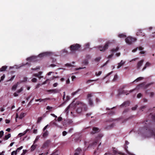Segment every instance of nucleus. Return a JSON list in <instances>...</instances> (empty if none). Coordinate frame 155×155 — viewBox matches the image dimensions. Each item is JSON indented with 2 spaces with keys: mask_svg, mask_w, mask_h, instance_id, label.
Here are the masks:
<instances>
[{
  "mask_svg": "<svg viewBox=\"0 0 155 155\" xmlns=\"http://www.w3.org/2000/svg\"><path fill=\"white\" fill-rule=\"evenodd\" d=\"M76 107H78L76 111L78 113H80L82 112L85 111L87 109L86 106L84 104L80 101L74 100L66 109L65 112L68 113L69 109L70 110H72Z\"/></svg>",
  "mask_w": 155,
  "mask_h": 155,
  "instance_id": "1",
  "label": "nucleus"
},
{
  "mask_svg": "<svg viewBox=\"0 0 155 155\" xmlns=\"http://www.w3.org/2000/svg\"><path fill=\"white\" fill-rule=\"evenodd\" d=\"M52 53L50 52H45L40 54L38 56H32L27 58V61L29 62H35L43 58L51 55Z\"/></svg>",
  "mask_w": 155,
  "mask_h": 155,
  "instance_id": "2",
  "label": "nucleus"
},
{
  "mask_svg": "<svg viewBox=\"0 0 155 155\" xmlns=\"http://www.w3.org/2000/svg\"><path fill=\"white\" fill-rule=\"evenodd\" d=\"M137 40L136 38L129 36L126 38L125 39V41L127 44L130 45L132 43L135 42Z\"/></svg>",
  "mask_w": 155,
  "mask_h": 155,
  "instance_id": "3",
  "label": "nucleus"
},
{
  "mask_svg": "<svg viewBox=\"0 0 155 155\" xmlns=\"http://www.w3.org/2000/svg\"><path fill=\"white\" fill-rule=\"evenodd\" d=\"M81 47V45L78 44H75L71 45L70 47L71 51L72 52L76 51Z\"/></svg>",
  "mask_w": 155,
  "mask_h": 155,
  "instance_id": "4",
  "label": "nucleus"
},
{
  "mask_svg": "<svg viewBox=\"0 0 155 155\" xmlns=\"http://www.w3.org/2000/svg\"><path fill=\"white\" fill-rule=\"evenodd\" d=\"M109 43L107 42L105 44L104 46L103 47L99 46V49L100 51H104L108 48L109 46Z\"/></svg>",
  "mask_w": 155,
  "mask_h": 155,
  "instance_id": "5",
  "label": "nucleus"
},
{
  "mask_svg": "<svg viewBox=\"0 0 155 155\" xmlns=\"http://www.w3.org/2000/svg\"><path fill=\"white\" fill-rule=\"evenodd\" d=\"M28 65V66H29V67L30 66V63H28V62H27L25 64H22L21 65H19V66L15 65L13 67H10V69H12V68H15L18 69V68H19L20 67H21L25 65Z\"/></svg>",
  "mask_w": 155,
  "mask_h": 155,
  "instance_id": "6",
  "label": "nucleus"
},
{
  "mask_svg": "<svg viewBox=\"0 0 155 155\" xmlns=\"http://www.w3.org/2000/svg\"><path fill=\"white\" fill-rule=\"evenodd\" d=\"M138 49L140 51V53L141 54H144L145 53V52L143 51V48L141 47H139V48H137L132 51V52L133 53L135 52Z\"/></svg>",
  "mask_w": 155,
  "mask_h": 155,
  "instance_id": "7",
  "label": "nucleus"
},
{
  "mask_svg": "<svg viewBox=\"0 0 155 155\" xmlns=\"http://www.w3.org/2000/svg\"><path fill=\"white\" fill-rule=\"evenodd\" d=\"M148 136L147 137L150 138L151 137H153L155 138V135L154 132L153 131H149L147 133Z\"/></svg>",
  "mask_w": 155,
  "mask_h": 155,
  "instance_id": "8",
  "label": "nucleus"
},
{
  "mask_svg": "<svg viewBox=\"0 0 155 155\" xmlns=\"http://www.w3.org/2000/svg\"><path fill=\"white\" fill-rule=\"evenodd\" d=\"M92 96L91 94H89L87 95V99L88 100L89 104L90 106H92L93 105V103L92 101L91 100L90 98Z\"/></svg>",
  "mask_w": 155,
  "mask_h": 155,
  "instance_id": "9",
  "label": "nucleus"
},
{
  "mask_svg": "<svg viewBox=\"0 0 155 155\" xmlns=\"http://www.w3.org/2000/svg\"><path fill=\"white\" fill-rule=\"evenodd\" d=\"M42 74V72H39L38 74H34L32 75L33 77H36L39 78H43L42 76H41Z\"/></svg>",
  "mask_w": 155,
  "mask_h": 155,
  "instance_id": "10",
  "label": "nucleus"
},
{
  "mask_svg": "<svg viewBox=\"0 0 155 155\" xmlns=\"http://www.w3.org/2000/svg\"><path fill=\"white\" fill-rule=\"evenodd\" d=\"M144 60H142L139 61L137 63V69H140L143 64Z\"/></svg>",
  "mask_w": 155,
  "mask_h": 155,
  "instance_id": "11",
  "label": "nucleus"
},
{
  "mask_svg": "<svg viewBox=\"0 0 155 155\" xmlns=\"http://www.w3.org/2000/svg\"><path fill=\"white\" fill-rule=\"evenodd\" d=\"M125 63V61H124L123 60H121L120 63H118V66L117 67V69L119 68L121 66H123L124 65V64Z\"/></svg>",
  "mask_w": 155,
  "mask_h": 155,
  "instance_id": "12",
  "label": "nucleus"
},
{
  "mask_svg": "<svg viewBox=\"0 0 155 155\" xmlns=\"http://www.w3.org/2000/svg\"><path fill=\"white\" fill-rule=\"evenodd\" d=\"M48 92H49L50 93H56L58 92L59 91L57 89H54L52 90H48Z\"/></svg>",
  "mask_w": 155,
  "mask_h": 155,
  "instance_id": "13",
  "label": "nucleus"
},
{
  "mask_svg": "<svg viewBox=\"0 0 155 155\" xmlns=\"http://www.w3.org/2000/svg\"><path fill=\"white\" fill-rule=\"evenodd\" d=\"M136 35L137 36L141 35L144 36V34L142 32V30L140 29L138 30L136 33Z\"/></svg>",
  "mask_w": 155,
  "mask_h": 155,
  "instance_id": "14",
  "label": "nucleus"
},
{
  "mask_svg": "<svg viewBox=\"0 0 155 155\" xmlns=\"http://www.w3.org/2000/svg\"><path fill=\"white\" fill-rule=\"evenodd\" d=\"M29 131V129H27L23 133H20L18 134V136L21 137L25 135L28 131Z\"/></svg>",
  "mask_w": 155,
  "mask_h": 155,
  "instance_id": "15",
  "label": "nucleus"
},
{
  "mask_svg": "<svg viewBox=\"0 0 155 155\" xmlns=\"http://www.w3.org/2000/svg\"><path fill=\"white\" fill-rule=\"evenodd\" d=\"M143 85H144V84H140L139 85H138L137 87L136 88V89H133V90H131L130 91V92H132V91H134V90H135L136 89H139L140 87H143V88H144V87H143Z\"/></svg>",
  "mask_w": 155,
  "mask_h": 155,
  "instance_id": "16",
  "label": "nucleus"
},
{
  "mask_svg": "<svg viewBox=\"0 0 155 155\" xmlns=\"http://www.w3.org/2000/svg\"><path fill=\"white\" fill-rule=\"evenodd\" d=\"M119 50V48L118 47H116L115 48H114L111 50V51L113 54H114L117 52Z\"/></svg>",
  "mask_w": 155,
  "mask_h": 155,
  "instance_id": "17",
  "label": "nucleus"
},
{
  "mask_svg": "<svg viewBox=\"0 0 155 155\" xmlns=\"http://www.w3.org/2000/svg\"><path fill=\"white\" fill-rule=\"evenodd\" d=\"M100 131L99 129L97 127H94L93 129V131L92 132V134H94L97 132H99Z\"/></svg>",
  "mask_w": 155,
  "mask_h": 155,
  "instance_id": "18",
  "label": "nucleus"
},
{
  "mask_svg": "<svg viewBox=\"0 0 155 155\" xmlns=\"http://www.w3.org/2000/svg\"><path fill=\"white\" fill-rule=\"evenodd\" d=\"M118 37L120 38H123L126 36V34L125 33H121L118 34Z\"/></svg>",
  "mask_w": 155,
  "mask_h": 155,
  "instance_id": "19",
  "label": "nucleus"
},
{
  "mask_svg": "<svg viewBox=\"0 0 155 155\" xmlns=\"http://www.w3.org/2000/svg\"><path fill=\"white\" fill-rule=\"evenodd\" d=\"M67 52V51L66 49H64L61 51L60 53L61 55H64L66 54Z\"/></svg>",
  "mask_w": 155,
  "mask_h": 155,
  "instance_id": "20",
  "label": "nucleus"
},
{
  "mask_svg": "<svg viewBox=\"0 0 155 155\" xmlns=\"http://www.w3.org/2000/svg\"><path fill=\"white\" fill-rule=\"evenodd\" d=\"M7 67V66H2L0 68V72H2L5 71Z\"/></svg>",
  "mask_w": 155,
  "mask_h": 155,
  "instance_id": "21",
  "label": "nucleus"
},
{
  "mask_svg": "<svg viewBox=\"0 0 155 155\" xmlns=\"http://www.w3.org/2000/svg\"><path fill=\"white\" fill-rule=\"evenodd\" d=\"M48 134V131L47 130L45 131L43 134V137H47Z\"/></svg>",
  "mask_w": 155,
  "mask_h": 155,
  "instance_id": "22",
  "label": "nucleus"
},
{
  "mask_svg": "<svg viewBox=\"0 0 155 155\" xmlns=\"http://www.w3.org/2000/svg\"><path fill=\"white\" fill-rule=\"evenodd\" d=\"M18 83L17 84H15L12 86V90L15 91L16 90V89L17 88V87L18 86Z\"/></svg>",
  "mask_w": 155,
  "mask_h": 155,
  "instance_id": "23",
  "label": "nucleus"
},
{
  "mask_svg": "<svg viewBox=\"0 0 155 155\" xmlns=\"http://www.w3.org/2000/svg\"><path fill=\"white\" fill-rule=\"evenodd\" d=\"M26 115V113H22L20 115L19 118L20 119H21L23 118Z\"/></svg>",
  "mask_w": 155,
  "mask_h": 155,
  "instance_id": "24",
  "label": "nucleus"
},
{
  "mask_svg": "<svg viewBox=\"0 0 155 155\" xmlns=\"http://www.w3.org/2000/svg\"><path fill=\"white\" fill-rule=\"evenodd\" d=\"M150 65V64L149 62H147L145 66L143 68V70L144 69H146V67L149 66Z\"/></svg>",
  "mask_w": 155,
  "mask_h": 155,
  "instance_id": "25",
  "label": "nucleus"
},
{
  "mask_svg": "<svg viewBox=\"0 0 155 155\" xmlns=\"http://www.w3.org/2000/svg\"><path fill=\"white\" fill-rule=\"evenodd\" d=\"M101 58L100 57H99L95 59L94 60V63H97V62L99 61L101 59Z\"/></svg>",
  "mask_w": 155,
  "mask_h": 155,
  "instance_id": "26",
  "label": "nucleus"
},
{
  "mask_svg": "<svg viewBox=\"0 0 155 155\" xmlns=\"http://www.w3.org/2000/svg\"><path fill=\"white\" fill-rule=\"evenodd\" d=\"M11 135L10 134H8L5 135L4 138V140H7L11 137Z\"/></svg>",
  "mask_w": 155,
  "mask_h": 155,
  "instance_id": "27",
  "label": "nucleus"
},
{
  "mask_svg": "<svg viewBox=\"0 0 155 155\" xmlns=\"http://www.w3.org/2000/svg\"><path fill=\"white\" fill-rule=\"evenodd\" d=\"M143 79V77H139L136 79L135 80H134L133 82H134L135 81L138 82L139 81L142 80Z\"/></svg>",
  "mask_w": 155,
  "mask_h": 155,
  "instance_id": "28",
  "label": "nucleus"
},
{
  "mask_svg": "<svg viewBox=\"0 0 155 155\" xmlns=\"http://www.w3.org/2000/svg\"><path fill=\"white\" fill-rule=\"evenodd\" d=\"M36 145L33 144L31 147V150L32 151L34 150L36 148Z\"/></svg>",
  "mask_w": 155,
  "mask_h": 155,
  "instance_id": "29",
  "label": "nucleus"
},
{
  "mask_svg": "<svg viewBox=\"0 0 155 155\" xmlns=\"http://www.w3.org/2000/svg\"><path fill=\"white\" fill-rule=\"evenodd\" d=\"M65 66L66 67H67L69 68H72L73 67V65L70 64H65Z\"/></svg>",
  "mask_w": 155,
  "mask_h": 155,
  "instance_id": "30",
  "label": "nucleus"
},
{
  "mask_svg": "<svg viewBox=\"0 0 155 155\" xmlns=\"http://www.w3.org/2000/svg\"><path fill=\"white\" fill-rule=\"evenodd\" d=\"M32 76V78L31 80V81L32 82L35 83L37 81V79L36 78Z\"/></svg>",
  "mask_w": 155,
  "mask_h": 155,
  "instance_id": "31",
  "label": "nucleus"
},
{
  "mask_svg": "<svg viewBox=\"0 0 155 155\" xmlns=\"http://www.w3.org/2000/svg\"><path fill=\"white\" fill-rule=\"evenodd\" d=\"M128 148V147H127L126 146H125V147H124V149L127 152V153L129 154V155H134V154H133V153L128 152L127 150V148Z\"/></svg>",
  "mask_w": 155,
  "mask_h": 155,
  "instance_id": "32",
  "label": "nucleus"
},
{
  "mask_svg": "<svg viewBox=\"0 0 155 155\" xmlns=\"http://www.w3.org/2000/svg\"><path fill=\"white\" fill-rule=\"evenodd\" d=\"M40 138L39 136H38L36 137L35 140L34 142V144L38 140L39 138Z\"/></svg>",
  "mask_w": 155,
  "mask_h": 155,
  "instance_id": "33",
  "label": "nucleus"
},
{
  "mask_svg": "<svg viewBox=\"0 0 155 155\" xmlns=\"http://www.w3.org/2000/svg\"><path fill=\"white\" fill-rule=\"evenodd\" d=\"M45 99H36L35 100V101L36 102H37L38 101H39L40 102H42V101H45Z\"/></svg>",
  "mask_w": 155,
  "mask_h": 155,
  "instance_id": "34",
  "label": "nucleus"
},
{
  "mask_svg": "<svg viewBox=\"0 0 155 155\" xmlns=\"http://www.w3.org/2000/svg\"><path fill=\"white\" fill-rule=\"evenodd\" d=\"M102 73V71H99L98 72H97L95 73V74L97 76H100Z\"/></svg>",
  "mask_w": 155,
  "mask_h": 155,
  "instance_id": "35",
  "label": "nucleus"
},
{
  "mask_svg": "<svg viewBox=\"0 0 155 155\" xmlns=\"http://www.w3.org/2000/svg\"><path fill=\"white\" fill-rule=\"evenodd\" d=\"M23 90V88L22 87H21L20 89L18 90L17 92L19 94Z\"/></svg>",
  "mask_w": 155,
  "mask_h": 155,
  "instance_id": "36",
  "label": "nucleus"
},
{
  "mask_svg": "<svg viewBox=\"0 0 155 155\" xmlns=\"http://www.w3.org/2000/svg\"><path fill=\"white\" fill-rule=\"evenodd\" d=\"M40 69V67L39 66H37L35 68H32L31 70H32L36 71L37 70H39Z\"/></svg>",
  "mask_w": 155,
  "mask_h": 155,
  "instance_id": "37",
  "label": "nucleus"
},
{
  "mask_svg": "<svg viewBox=\"0 0 155 155\" xmlns=\"http://www.w3.org/2000/svg\"><path fill=\"white\" fill-rule=\"evenodd\" d=\"M79 91V90L78 89V90H77V91H76L73 92V93H72L71 95L73 96H74V95H75V94H77L78 93V92Z\"/></svg>",
  "mask_w": 155,
  "mask_h": 155,
  "instance_id": "38",
  "label": "nucleus"
},
{
  "mask_svg": "<svg viewBox=\"0 0 155 155\" xmlns=\"http://www.w3.org/2000/svg\"><path fill=\"white\" fill-rule=\"evenodd\" d=\"M17 150H16L14 151H12L11 153V155H16L17 153Z\"/></svg>",
  "mask_w": 155,
  "mask_h": 155,
  "instance_id": "39",
  "label": "nucleus"
},
{
  "mask_svg": "<svg viewBox=\"0 0 155 155\" xmlns=\"http://www.w3.org/2000/svg\"><path fill=\"white\" fill-rule=\"evenodd\" d=\"M42 119V117H39L38 118V120H37V123H39L41 120Z\"/></svg>",
  "mask_w": 155,
  "mask_h": 155,
  "instance_id": "40",
  "label": "nucleus"
},
{
  "mask_svg": "<svg viewBox=\"0 0 155 155\" xmlns=\"http://www.w3.org/2000/svg\"><path fill=\"white\" fill-rule=\"evenodd\" d=\"M53 107H51L50 106H47L46 107L47 110H51L52 109Z\"/></svg>",
  "mask_w": 155,
  "mask_h": 155,
  "instance_id": "41",
  "label": "nucleus"
},
{
  "mask_svg": "<svg viewBox=\"0 0 155 155\" xmlns=\"http://www.w3.org/2000/svg\"><path fill=\"white\" fill-rule=\"evenodd\" d=\"M90 46V44L89 43H87L85 44V48H88L89 47V46Z\"/></svg>",
  "mask_w": 155,
  "mask_h": 155,
  "instance_id": "42",
  "label": "nucleus"
},
{
  "mask_svg": "<svg viewBox=\"0 0 155 155\" xmlns=\"http://www.w3.org/2000/svg\"><path fill=\"white\" fill-rule=\"evenodd\" d=\"M15 75H13V76H12V77L10 79L8 80L7 81H12L14 79V78L15 77Z\"/></svg>",
  "mask_w": 155,
  "mask_h": 155,
  "instance_id": "43",
  "label": "nucleus"
},
{
  "mask_svg": "<svg viewBox=\"0 0 155 155\" xmlns=\"http://www.w3.org/2000/svg\"><path fill=\"white\" fill-rule=\"evenodd\" d=\"M117 78H118V77H117V75H115L114 77V78L113 79V81H115L117 79Z\"/></svg>",
  "mask_w": 155,
  "mask_h": 155,
  "instance_id": "44",
  "label": "nucleus"
},
{
  "mask_svg": "<svg viewBox=\"0 0 155 155\" xmlns=\"http://www.w3.org/2000/svg\"><path fill=\"white\" fill-rule=\"evenodd\" d=\"M18 94L19 93H18L17 91H16L13 94V95L15 97H17L18 95Z\"/></svg>",
  "mask_w": 155,
  "mask_h": 155,
  "instance_id": "45",
  "label": "nucleus"
},
{
  "mask_svg": "<svg viewBox=\"0 0 155 155\" xmlns=\"http://www.w3.org/2000/svg\"><path fill=\"white\" fill-rule=\"evenodd\" d=\"M4 134V132L3 131H0V138Z\"/></svg>",
  "mask_w": 155,
  "mask_h": 155,
  "instance_id": "46",
  "label": "nucleus"
},
{
  "mask_svg": "<svg viewBox=\"0 0 155 155\" xmlns=\"http://www.w3.org/2000/svg\"><path fill=\"white\" fill-rule=\"evenodd\" d=\"M97 80H89L88 81H87V82L88 83L91 82H92V81H97Z\"/></svg>",
  "mask_w": 155,
  "mask_h": 155,
  "instance_id": "47",
  "label": "nucleus"
},
{
  "mask_svg": "<svg viewBox=\"0 0 155 155\" xmlns=\"http://www.w3.org/2000/svg\"><path fill=\"white\" fill-rule=\"evenodd\" d=\"M5 75L4 74L1 77V80L0 81H3L4 79L5 78Z\"/></svg>",
  "mask_w": 155,
  "mask_h": 155,
  "instance_id": "48",
  "label": "nucleus"
},
{
  "mask_svg": "<svg viewBox=\"0 0 155 155\" xmlns=\"http://www.w3.org/2000/svg\"><path fill=\"white\" fill-rule=\"evenodd\" d=\"M26 152H27L26 150H23V152L21 153V155H24L25 154V153Z\"/></svg>",
  "mask_w": 155,
  "mask_h": 155,
  "instance_id": "49",
  "label": "nucleus"
},
{
  "mask_svg": "<svg viewBox=\"0 0 155 155\" xmlns=\"http://www.w3.org/2000/svg\"><path fill=\"white\" fill-rule=\"evenodd\" d=\"M62 120V118L61 117H58V120H57V121H61Z\"/></svg>",
  "mask_w": 155,
  "mask_h": 155,
  "instance_id": "50",
  "label": "nucleus"
},
{
  "mask_svg": "<svg viewBox=\"0 0 155 155\" xmlns=\"http://www.w3.org/2000/svg\"><path fill=\"white\" fill-rule=\"evenodd\" d=\"M88 61L87 60L84 61L83 62V64L85 65L87 64H88Z\"/></svg>",
  "mask_w": 155,
  "mask_h": 155,
  "instance_id": "51",
  "label": "nucleus"
},
{
  "mask_svg": "<svg viewBox=\"0 0 155 155\" xmlns=\"http://www.w3.org/2000/svg\"><path fill=\"white\" fill-rule=\"evenodd\" d=\"M120 52L117 53L115 54V55L117 57H118V56H120Z\"/></svg>",
  "mask_w": 155,
  "mask_h": 155,
  "instance_id": "52",
  "label": "nucleus"
},
{
  "mask_svg": "<svg viewBox=\"0 0 155 155\" xmlns=\"http://www.w3.org/2000/svg\"><path fill=\"white\" fill-rule=\"evenodd\" d=\"M5 123L7 124H8L10 122V120H9L6 119L5 120Z\"/></svg>",
  "mask_w": 155,
  "mask_h": 155,
  "instance_id": "53",
  "label": "nucleus"
},
{
  "mask_svg": "<svg viewBox=\"0 0 155 155\" xmlns=\"http://www.w3.org/2000/svg\"><path fill=\"white\" fill-rule=\"evenodd\" d=\"M137 107V106L136 105L135 107H132V109L133 110H135L136 109Z\"/></svg>",
  "mask_w": 155,
  "mask_h": 155,
  "instance_id": "54",
  "label": "nucleus"
},
{
  "mask_svg": "<svg viewBox=\"0 0 155 155\" xmlns=\"http://www.w3.org/2000/svg\"><path fill=\"white\" fill-rule=\"evenodd\" d=\"M142 94L140 93L138 94L137 95V97L138 98H139L141 96Z\"/></svg>",
  "mask_w": 155,
  "mask_h": 155,
  "instance_id": "55",
  "label": "nucleus"
},
{
  "mask_svg": "<svg viewBox=\"0 0 155 155\" xmlns=\"http://www.w3.org/2000/svg\"><path fill=\"white\" fill-rule=\"evenodd\" d=\"M67 134V132L65 131H64L62 132V134L63 136H64Z\"/></svg>",
  "mask_w": 155,
  "mask_h": 155,
  "instance_id": "56",
  "label": "nucleus"
},
{
  "mask_svg": "<svg viewBox=\"0 0 155 155\" xmlns=\"http://www.w3.org/2000/svg\"><path fill=\"white\" fill-rule=\"evenodd\" d=\"M58 85V83H55L53 84V86L54 87H56Z\"/></svg>",
  "mask_w": 155,
  "mask_h": 155,
  "instance_id": "57",
  "label": "nucleus"
},
{
  "mask_svg": "<svg viewBox=\"0 0 155 155\" xmlns=\"http://www.w3.org/2000/svg\"><path fill=\"white\" fill-rule=\"evenodd\" d=\"M37 132V130L36 129H35L33 130V133L34 134H36Z\"/></svg>",
  "mask_w": 155,
  "mask_h": 155,
  "instance_id": "58",
  "label": "nucleus"
},
{
  "mask_svg": "<svg viewBox=\"0 0 155 155\" xmlns=\"http://www.w3.org/2000/svg\"><path fill=\"white\" fill-rule=\"evenodd\" d=\"M67 84H69L70 83V80L69 78L66 81Z\"/></svg>",
  "mask_w": 155,
  "mask_h": 155,
  "instance_id": "59",
  "label": "nucleus"
},
{
  "mask_svg": "<svg viewBox=\"0 0 155 155\" xmlns=\"http://www.w3.org/2000/svg\"><path fill=\"white\" fill-rule=\"evenodd\" d=\"M51 115L53 117H55V118H57V116L55 115L54 114H51Z\"/></svg>",
  "mask_w": 155,
  "mask_h": 155,
  "instance_id": "60",
  "label": "nucleus"
},
{
  "mask_svg": "<svg viewBox=\"0 0 155 155\" xmlns=\"http://www.w3.org/2000/svg\"><path fill=\"white\" fill-rule=\"evenodd\" d=\"M48 125H46L43 128V130L44 131L48 127Z\"/></svg>",
  "mask_w": 155,
  "mask_h": 155,
  "instance_id": "61",
  "label": "nucleus"
},
{
  "mask_svg": "<svg viewBox=\"0 0 155 155\" xmlns=\"http://www.w3.org/2000/svg\"><path fill=\"white\" fill-rule=\"evenodd\" d=\"M103 136V135L102 134H100L99 135V136H98V137L97 138H101V137H102Z\"/></svg>",
  "mask_w": 155,
  "mask_h": 155,
  "instance_id": "62",
  "label": "nucleus"
},
{
  "mask_svg": "<svg viewBox=\"0 0 155 155\" xmlns=\"http://www.w3.org/2000/svg\"><path fill=\"white\" fill-rule=\"evenodd\" d=\"M22 148H23V147L22 146H21V147H20L18 148H17V150L18 151V150H21L22 149Z\"/></svg>",
  "mask_w": 155,
  "mask_h": 155,
  "instance_id": "63",
  "label": "nucleus"
},
{
  "mask_svg": "<svg viewBox=\"0 0 155 155\" xmlns=\"http://www.w3.org/2000/svg\"><path fill=\"white\" fill-rule=\"evenodd\" d=\"M76 78L75 76H72L71 77V79L72 81H73L74 79Z\"/></svg>",
  "mask_w": 155,
  "mask_h": 155,
  "instance_id": "64",
  "label": "nucleus"
}]
</instances>
